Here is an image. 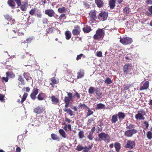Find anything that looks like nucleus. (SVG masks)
<instances>
[{"label": "nucleus", "mask_w": 152, "mask_h": 152, "mask_svg": "<svg viewBox=\"0 0 152 152\" xmlns=\"http://www.w3.org/2000/svg\"><path fill=\"white\" fill-rule=\"evenodd\" d=\"M45 93L41 92L37 96V99L39 100H43L45 97Z\"/></svg>", "instance_id": "nucleus-23"}, {"label": "nucleus", "mask_w": 152, "mask_h": 152, "mask_svg": "<svg viewBox=\"0 0 152 152\" xmlns=\"http://www.w3.org/2000/svg\"><path fill=\"white\" fill-rule=\"evenodd\" d=\"M137 132L136 129H132L128 130L124 133V135L128 137H132L133 135Z\"/></svg>", "instance_id": "nucleus-7"}, {"label": "nucleus", "mask_w": 152, "mask_h": 152, "mask_svg": "<svg viewBox=\"0 0 152 152\" xmlns=\"http://www.w3.org/2000/svg\"><path fill=\"white\" fill-rule=\"evenodd\" d=\"M45 13L49 17H52L54 16L55 13L53 10L49 9L45 10Z\"/></svg>", "instance_id": "nucleus-12"}, {"label": "nucleus", "mask_w": 152, "mask_h": 152, "mask_svg": "<svg viewBox=\"0 0 152 152\" xmlns=\"http://www.w3.org/2000/svg\"><path fill=\"white\" fill-rule=\"evenodd\" d=\"M28 95V94L27 93H24L23 95V98L20 101L21 103H23L26 100Z\"/></svg>", "instance_id": "nucleus-40"}, {"label": "nucleus", "mask_w": 152, "mask_h": 152, "mask_svg": "<svg viewBox=\"0 0 152 152\" xmlns=\"http://www.w3.org/2000/svg\"><path fill=\"white\" fill-rule=\"evenodd\" d=\"M83 57V58L86 57V56L82 53H81L77 56L76 59L77 60H79L81 59V57Z\"/></svg>", "instance_id": "nucleus-48"}, {"label": "nucleus", "mask_w": 152, "mask_h": 152, "mask_svg": "<svg viewBox=\"0 0 152 152\" xmlns=\"http://www.w3.org/2000/svg\"><path fill=\"white\" fill-rule=\"evenodd\" d=\"M78 136L80 138L82 139L84 137V132L83 131H80L78 133Z\"/></svg>", "instance_id": "nucleus-41"}, {"label": "nucleus", "mask_w": 152, "mask_h": 152, "mask_svg": "<svg viewBox=\"0 0 152 152\" xmlns=\"http://www.w3.org/2000/svg\"><path fill=\"white\" fill-rule=\"evenodd\" d=\"M52 26L53 25L54 26L53 27L52 26L51 28H50L49 30V32H50L51 33L53 32V29H55V27L56 26V24L54 23H52Z\"/></svg>", "instance_id": "nucleus-50"}, {"label": "nucleus", "mask_w": 152, "mask_h": 152, "mask_svg": "<svg viewBox=\"0 0 152 152\" xmlns=\"http://www.w3.org/2000/svg\"><path fill=\"white\" fill-rule=\"evenodd\" d=\"M71 100L68 97L65 96L64 97V102L69 103L70 101Z\"/></svg>", "instance_id": "nucleus-58"}, {"label": "nucleus", "mask_w": 152, "mask_h": 152, "mask_svg": "<svg viewBox=\"0 0 152 152\" xmlns=\"http://www.w3.org/2000/svg\"><path fill=\"white\" fill-rule=\"evenodd\" d=\"M25 30L24 28L19 29L17 33L19 36H22L24 35Z\"/></svg>", "instance_id": "nucleus-33"}, {"label": "nucleus", "mask_w": 152, "mask_h": 152, "mask_svg": "<svg viewBox=\"0 0 152 152\" xmlns=\"http://www.w3.org/2000/svg\"><path fill=\"white\" fill-rule=\"evenodd\" d=\"M131 84H124V85L123 91H126L129 89L131 86Z\"/></svg>", "instance_id": "nucleus-45"}, {"label": "nucleus", "mask_w": 152, "mask_h": 152, "mask_svg": "<svg viewBox=\"0 0 152 152\" xmlns=\"http://www.w3.org/2000/svg\"><path fill=\"white\" fill-rule=\"evenodd\" d=\"M104 82L105 83H106L107 84H110L113 82V81L108 77L106 78Z\"/></svg>", "instance_id": "nucleus-42"}, {"label": "nucleus", "mask_w": 152, "mask_h": 152, "mask_svg": "<svg viewBox=\"0 0 152 152\" xmlns=\"http://www.w3.org/2000/svg\"><path fill=\"white\" fill-rule=\"evenodd\" d=\"M77 79L82 78L84 75V72L83 71L80 70L77 73Z\"/></svg>", "instance_id": "nucleus-26"}, {"label": "nucleus", "mask_w": 152, "mask_h": 152, "mask_svg": "<svg viewBox=\"0 0 152 152\" xmlns=\"http://www.w3.org/2000/svg\"><path fill=\"white\" fill-rule=\"evenodd\" d=\"M18 80L19 82L18 83V86L21 85H24L25 84V80L21 75H19L18 76Z\"/></svg>", "instance_id": "nucleus-13"}, {"label": "nucleus", "mask_w": 152, "mask_h": 152, "mask_svg": "<svg viewBox=\"0 0 152 152\" xmlns=\"http://www.w3.org/2000/svg\"><path fill=\"white\" fill-rule=\"evenodd\" d=\"M51 81L52 83L54 84H56L58 83V82L56 80L54 77H53L51 78Z\"/></svg>", "instance_id": "nucleus-53"}, {"label": "nucleus", "mask_w": 152, "mask_h": 152, "mask_svg": "<svg viewBox=\"0 0 152 152\" xmlns=\"http://www.w3.org/2000/svg\"><path fill=\"white\" fill-rule=\"evenodd\" d=\"M84 147L82 146L81 145H78V146L75 148V149L78 151H81L84 148Z\"/></svg>", "instance_id": "nucleus-47"}, {"label": "nucleus", "mask_w": 152, "mask_h": 152, "mask_svg": "<svg viewBox=\"0 0 152 152\" xmlns=\"http://www.w3.org/2000/svg\"><path fill=\"white\" fill-rule=\"evenodd\" d=\"M123 12L126 14H128L129 12V8L126 7L123 10Z\"/></svg>", "instance_id": "nucleus-55"}, {"label": "nucleus", "mask_w": 152, "mask_h": 152, "mask_svg": "<svg viewBox=\"0 0 152 152\" xmlns=\"http://www.w3.org/2000/svg\"><path fill=\"white\" fill-rule=\"evenodd\" d=\"M52 139L53 140H57L58 141H59V137L56 134H52L51 135Z\"/></svg>", "instance_id": "nucleus-35"}, {"label": "nucleus", "mask_w": 152, "mask_h": 152, "mask_svg": "<svg viewBox=\"0 0 152 152\" xmlns=\"http://www.w3.org/2000/svg\"><path fill=\"white\" fill-rule=\"evenodd\" d=\"M94 119L93 118H91L88 119L87 122V125L89 126L91 125V123L94 121Z\"/></svg>", "instance_id": "nucleus-51"}, {"label": "nucleus", "mask_w": 152, "mask_h": 152, "mask_svg": "<svg viewBox=\"0 0 152 152\" xmlns=\"http://www.w3.org/2000/svg\"><path fill=\"white\" fill-rule=\"evenodd\" d=\"M28 4L27 2H24L23 4L21 5L20 8L21 10L23 11H25L27 9V5Z\"/></svg>", "instance_id": "nucleus-27"}, {"label": "nucleus", "mask_w": 152, "mask_h": 152, "mask_svg": "<svg viewBox=\"0 0 152 152\" xmlns=\"http://www.w3.org/2000/svg\"><path fill=\"white\" fill-rule=\"evenodd\" d=\"M78 107L79 108H81V109L83 108H87L88 107L85 104H82L81 103H80L78 105Z\"/></svg>", "instance_id": "nucleus-44"}, {"label": "nucleus", "mask_w": 152, "mask_h": 152, "mask_svg": "<svg viewBox=\"0 0 152 152\" xmlns=\"http://www.w3.org/2000/svg\"><path fill=\"white\" fill-rule=\"evenodd\" d=\"M96 94L99 96V97H101L102 95V92L100 89H99L98 88H96V90L95 91Z\"/></svg>", "instance_id": "nucleus-38"}, {"label": "nucleus", "mask_w": 152, "mask_h": 152, "mask_svg": "<svg viewBox=\"0 0 152 152\" xmlns=\"http://www.w3.org/2000/svg\"><path fill=\"white\" fill-rule=\"evenodd\" d=\"M6 75L7 77L11 78H14L15 77V74L12 72H6Z\"/></svg>", "instance_id": "nucleus-25"}, {"label": "nucleus", "mask_w": 152, "mask_h": 152, "mask_svg": "<svg viewBox=\"0 0 152 152\" xmlns=\"http://www.w3.org/2000/svg\"><path fill=\"white\" fill-rule=\"evenodd\" d=\"M148 81H146L143 84V86L140 88V90H145L147 89L149 87Z\"/></svg>", "instance_id": "nucleus-24"}, {"label": "nucleus", "mask_w": 152, "mask_h": 152, "mask_svg": "<svg viewBox=\"0 0 152 152\" xmlns=\"http://www.w3.org/2000/svg\"><path fill=\"white\" fill-rule=\"evenodd\" d=\"M114 147L115 148V151L117 152H120L121 148V144L118 142H116L114 143Z\"/></svg>", "instance_id": "nucleus-19"}, {"label": "nucleus", "mask_w": 152, "mask_h": 152, "mask_svg": "<svg viewBox=\"0 0 152 152\" xmlns=\"http://www.w3.org/2000/svg\"><path fill=\"white\" fill-rule=\"evenodd\" d=\"M23 76L24 78L26 79L27 81H28L29 80H31L32 83L33 82V79L32 77L30 76V75L29 73L28 72H25L23 73Z\"/></svg>", "instance_id": "nucleus-15"}, {"label": "nucleus", "mask_w": 152, "mask_h": 152, "mask_svg": "<svg viewBox=\"0 0 152 152\" xmlns=\"http://www.w3.org/2000/svg\"><path fill=\"white\" fill-rule=\"evenodd\" d=\"M59 132L60 134L62 137L64 138H66V134L64 131L62 129H60L59 130Z\"/></svg>", "instance_id": "nucleus-34"}, {"label": "nucleus", "mask_w": 152, "mask_h": 152, "mask_svg": "<svg viewBox=\"0 0 152 152\" xmlns=\"http://www.w3.org/2000/svg\"><path fill=\"white\" fill-rule=\"evenodd\" d=\"M148 10L149 12L147 11L146 12V14L147 16H150L152 15V6H150L148 7Z\"/></svg>", "instance_id": "nucleus-37"}, {"label": "nucleus", "mask_w": 152, "mask_h": 152, "mask_svg": "<svg viewBox=\"0 0 152 152\" xmlns=\"http://www.w3.org/2000/svg\"><path fill=\"white\" fill-rule=\"evenodd\" d=\"M67 95H68V97L71 100H72V99L73 98V94L72 93H67Z\"/></svg>", "instance_id": "nucleus-62"}, {"label": "nucleus", "mask_w": 152, "mask_h": 152, "mask_svg": "<svg viewBox=\"0 0 152 152\" xmlns=\"http://www.w3.org/2000/svg\"><path fill=\"white\" fill-rule=\"evenodd\" d=\"M51 101L52 103L55 104H57L59 102V100L58 99L56 98L55 96L53 95L51 97Z\"/></svg>", "instance_id": "nucleus-22"}, {"label": "nucleus", "mask_w": 152, "mask_h": 152, "mask_svg": "<svg viewBox=\"0 0 152 152\" xmlns=\"http://www.w3.org/2000/svg\"><path fill=\"white\" fill-rule=\"evenodd\" d=\"M135 145L136 143L134 141L130 140H128L126 142L125 147L126 148L132 149L135 147Z\"/></svg>", "instance_id": "nucleus-6"}, {"label": "nucleus", "mask_w": 152, "mask_h": 152, "mask_svg": "<svg viewBox=\"0 0 152 152\" xmlns=\"http://www.w3.org/2000/svg\"><path fill=\"white\" fill-rule=\"evenodd\" d=\"M91 28L90 26H86L83 28V31L85 33H88L91 30Z\"/></svg>", "instance_id": "nucleus-31"}, {"label": "nucleus", "mask_w": 152, "mask_h": 152, "mask_svg": "<svg viewBox=\"0 0 152 152\" xmlns=\"http://www.w3.org/2000/svg\"><path fill=\"white\" fill-rule=\"evenodd\" d=\"M37 10V9L36 8H34L32 9L29 11V14L32 15H34L35 14V13Z\"/></svg>", "instance_id": "nucleus-46"}, {"label": "nucleus", "mask_w": 152, "mask_h": 152, "mask_svg": "<svg viewBox=\"0 0 152 152\" xmlns=\"http://www.w3.org/2000/svg\"><path fill=\"white\" fill-rule=\"evenodd\" d=\"M89 17L90 18L91 21H95L97 18L96 11L95 10L91 11L90 12Z\"/></svg>", "instance_id": "nucleus-10"}, {"label": "nucleus", "mask_w": 152, "mask_h": 152, "mask_svg": "<svg viewBox=\"0 0 152 152\" xmlns=\"http://www.w3.org/2000/svg\"><path fill=\"white\" fill-rule=\"evenodd\" d=\"M39 90L37 88H34L33 89L32 92L30 95V97L32 99L34 100L36 99V96L38 94Z\"/></svg>", "instance_id": "nucleus-9"}, {"label": "nucleus", "mask_w": 152, "mask_h": 152, "mask_svg": "<svg viewBox=\"0 0 152 152\" xmlns=\"http://www.w3.org/2000/svg\"><path fill=\"white\" fill-rule=\"evenodd\" d=\"M134 125L132 124H130L129 125H126V129H132L134 128Z\"/></svg>", "instance_id": "nucleus-49"}, {"label": "nucleus", "mask_w": 152, "mask_h": 152, "mask_svg": "<svg viewBox=\"0 0 152 152\" xmlns=\"http://www.w3.org/2000/svg\"><path fill=\"white\" fill-rule=\"evenodd\" d=\"M65 35L66 36V39L67 40H69L70 39L71 37V33L70 31H67L65 32Z\"/></svg>", "instance_id": "nucleus-29"}, {"label": "nucleus", "mask_w": 152, "mask_h": 152, "mask_svg": "<svg viewBox=\"0 0 152 152\" xmlns=\"http://www.w3.org/2000/svg\"><path fill=\"white\" fill-rule=\"evenodd\" d=\"M15 34H16V32L15 30H13L10 33V36L12 38L15 37L16 36V35H14Z\"/></svg>", "instance_id": "nucleus-52"}, {"label": "nucleus", "mask_w": 152, "mask_h": 152, "mask_svg": "<svg viewBox=\"0 0 152 152\" xmlns=\"http://www.w3.org/2000/svg\"><path fill=\"white\" fill-rule=\"evenodd\" d=\"M108 16V13L107 12L103 11L99 15L98 19L101 21H104L107 19Z\"/></svg>", "instance_id": "nucleus-8"}, {"label": "nucleus", "mask_w": 152, "mask_h": 152, "mask_svg": "<svg viewBox=\"0 0 152 152\" xmlns=\"http://www.w3.org/2000/svg\"><path fill=\"white\" fill-rule=\"evenodd\" d=\"M104 32L103 29L99 28L96 31V34L93 36L94 40H98L104 36Z\"/></svg>", "instance_id": "nucleus-1"}, {"label": "nucleus", "mask_w": 152, "mask_h": 152, "mask_svg": "<svg viewBox=\"0 0 152 152\" xmlns=\"http://www.w3.org/2000/svg\"><path fill=\"white\" fill-rule=\"evenodd\" d=\"M87 109H88V112L87 113L86 117L89 116L93 113V112L90 110V108L88 107Z\"/></svg>", "instance_id": "nucleus-43"}, {"label": "nucleus", "mask_w": 152, "mask_h": 152, "mask_svg": "<svg viewBox=\"0 0 152 152\" xmlns=\"http://www.w3.org/2000/svg\"><path fill=\"white\" fill-rule=\"evenodd\" d=\"M95 2L98 7L100 8L103 7L104 3L102 0H95Z\"/></svg>", "instance_id": "nucleus-16"}, {"label": "nucleus", "mask_w": 152, "mask_h": 152, "mask_svg": "<svg viewBox=\"0 0 152 152\" xmlns=\"http://www.w3.org/2000/svg\"><path fill=\"white\" fill-rule=\"evenodd\" d=\"M120 39V42L124 45H130L133 42L132 39L129 37H124Z\"/></svg>", "instance_id": "nucleus-3"}, {"label": "nucleus", "mask_w": 152, "mask_h": 152, "mask_svg": "<svg viewBox=\"0 0 152 152\" xmlns=\"http://www.w3.org/2000/svg\"><path fill=\"white\" fill-rule=\"evenodd\" d=\"M116 2L113 0H109V5L110 9H114L115 6Z\"/></svg>", "instance_id": "nucleus-20"}, {"label": "nucleus", "mask_w": 152, "mask_h": 152, "mask_svg": "<svg viewBox=\"0 0 152 152\" xmlns=\"http://www.w3.org/2000/svg\"><path fill=\"white\" fill-rule=\"evenodd\" d=\"M66 18V15L65 14H61L59 17V19L60 20H62L65 19Z\"/></svg>", "instance_id": "nucleus-54"}, {"label": "nucleus", "mask_w": 152, "mask_h": 152, "mask_svg": "<svg viewBox=\"0 0 152 152\" xmlns=\"http://www.w3.org/2000/svg\"><path fill=\"white\" fill-rule=\"evenodd\" d=\"M99 141L104 140L105 142H108L110 140V137L109 134L104 132H102L98 134Z\"/></svg>", "instance_id": "nucleus-2"}, {"label": "nucleus", "mask_w": 152, "mask_h": 152, "mask_svg": "<svg viewBox=\"0 0 152 152\" xmlns=\"http://www.w3.org/2000/svg\"><path fill=\"white\" fill-rule=\"evenodd\" d=\"M118 119L117 114L114 115L111 117V122L113 124H115L118 121Z\"/></svg>", "instance_id": "nucleus-18"}, {"label": "nucleus", "mask_w": 152, "mask_h": 152, "mask_svg": "<svg viewBox=\"0 0 152 152\" xmlns=\"http://www.w3.org/2000/svg\"><path fill=\"white\" fill-rule=\"evenodd\" d=\"M67 95H68V97L71 100H72V99L73 98V94L72 93H67Z\"/></svg>", "instance_id": "nucleus-61"}, {"label": "nucleus", "mask_w": 152, "mask_h": 152, "mask_svg": "<svg viewBox=\"0 0 152 152\" xmlns=\"http://www.w3.org/2000/svg\"><path fill=\"white\" fill-rule=\"evenodd\" d=\"M105 106L102 103H99L97 104L96 108V109H105Z\"/></svg>", "instance_id": "nucleus-28"}, {"label": "nucleus", "mask_w": 152, "mask_h": 152, "mask_svg": "<svg viewBox=\"0 0 152 152\" xmlns=\"http://www.w3.org/2000/svg\"><path fill=\"white\" fill-rule=\"evenodd\" d=\"M143 123L145 124V127L144 129L146 130L147 129H148V127L149 126V124L148 122L146 121H144L143 122Z\"/></svg>", "instance_id": "nucleus-63"}, {"label": "nucleus", "mask_w": 152, "mask_h": 152, "mask_svg": "<svg viewBox=\"0 0 152 152\" xmlns=\"http://www.w3.org/2000/svg\"><path fill=\"white\" fill-rule=\"evenodd\" d=\"M96 90V88L93 87L91 86L88 89V92L89 94H93L95 92Z\"/></svg>", "instance_id": "nucleus-32"}, {"label": "nucleus", "mask_w": 152, "mask_h": 152, "mask_svg": "<svg viewBox=\"0 0 152 152\" xmlns=\"http://www.w3.org/2000/svg\"><path fill=\"white\" fill-rule=\"evenodd\" d=\"M132 69V65L131 64H125L123 66V70L124 73L125 74H129V72H130L131 74L132 73L131 72Z\"/></svg>", "instance_id": "nucleus-5"}, {"label": "nucleus", "mask_w": 152, "mask_h": 152, "mask_svg": "<svg viewBox=\"0 0 152 152\" xmlns=\"http://www.w3.org/2000/svg\"><path fill=\"white\" fill-rule=\"evenodd\" d=\"M17 4L18 7H20L21 5V0H14Z\"/></svg>", "instance_id": "nucleus-59"}, {"label": "nucleus", "mask_w": 152, "mask_h": 152, "mask_svg": "<svg viewBox=\"0 0 152 152\" xmlns=\"http://www.w3.org/2000/svg\"><path fill=\"white\" fill-rule=\"evenodd\" d=\"M4 17L8 21L10 20H12L11 16L8 15H4Z\"/></svg>", "instance_id": "nucleus-57"}, {"label": "nucleus", "mask_w": 152, "mask_h": 152, "mask_svg": "<svg viewBox=\"0 0 152 152\" xmlns=\"http://www.w3.org/2000/svg\"><path fill=\"white\" fill-rule=\"evenodd\" d=\"M81 31L80 27L76 26L74 27V29L72 30V33L73 35H78Z\"/></svg>", "instance_id": "nucleus-11"}, {"label": "nucleus", "mask_w": 152, "mask_h": 152, "mask_svg": "<svg viewBox=\"0 0 152 152\" xmlns=\"http://www.w3.org/2000/svg\"><path fill=\"white\" fill-rule=\"evenodd\" d=\"M146 136L148 139L151 140L152 138V132L149 131L147 133Z\"/></svg>", "instance_id": "nucleus-39"}, {"label": "nucleus", "mask_w": 152, "mask_h": 152, "mask_svg": "<svg viewBox=\"0 0 152 152\" xmlns=\"http://www.w3.org/2000/svg\"><path fill=\"white\" fill-rule=\"evenodd\" d=\"M146 114L145 110H143L140 109L138 111L137 113L135 115V118L139 120H144L145 118L144 116Z\"/></svg>", "instance_id": "nucleus-4"}, {"label": "nucleus", "mask_w": 152, "mask_h": 152, "mask_svg": "<svg viewBox=\"0 0 152 152\" xmlns=\"http://www.w3.org/2000/svg\"><path fill=\"white\" fill-rule=\"evenodd\" d=\"M7 3L9 6L12 8H15L16 4L14 0H8Z\"/></svg>", "instance_id": "nucleus-21"}, {"label": "nucleus", "mask_w": 152, "mask_h": 152, "mask_svg": "<svg viewBox=\"0 0 152 152\" xmlns=\"http://www.w3.org/2000/svg\"><path fill=\"white\" fill-rule=\"evenodd\" d=\"M66 8L64 7H62L59 8L58 10V12L60 13H62L66 12Z\"/></svg>", "instance_id": "nucleus-36"}, {"label": "nucleus", "mask_w": 152, "mask_h": 152, "mask_svg": "<svg viewBox=\"0 0 152 152\" xmlns=\"http://www.w3.org/2000/svg\"><path fill=\"white\" fill-rule=\"evenodd\" d=\"M44 110L42 107L37 106L34 109V112L37 114L42 113L43 111Z\"/></svg>", "instance_id": "nucleus-14"}, {"label": "nucleus", "mask_w": 152, "mask_h": 152, "mask_svg": "<svg viewBox=\"0 0 152 152\" xmlns=\"http://www.w3.org/2000/svg\"><path fill=\"white\" fill-rule=\"evenodd\" d=\"M118 118L119 121H121L124 119L125 117V115L124 113L119 112L118 113Z\"/></svg>", "instance_id": "nucleus-17"}, {"label": "nucleus", "mask_w": 152, "mask_h": 152, "mask_svg": "<svg viewBox=\"0 0 152 152\" xmlns=\"http://www.w3.org/2000/svg\"><path fill=\"white\" fill-rule=\"evenodd\" d=\"M2 80L3 82H7L8 80V77H3L2 78Z\"/></svg>", "instance_id": "nucleus-64"}, {"label": "nucleus", "mask_w": 152, "mask_h": 152, "mask_svg": "<svg viewBox=\"0 0 152 152\" xmlns=\"http://www.w3.org/2000/svg\"><path fill=\"white\" fill-rule=\"evenodd\" d=\"M63 110L68 114L70 116H72L73 115V111L70 108L66 109L64 108L63 109Z\"/></svg>", "instance_id": "nucleus-30"}, {"label": "nucleus", "mask_w": 152, "mask_h": 152, "mask_svg": "<svg viewBox=\"0 0 152 152\" xmlns=\"http://www.w3.org/2000/svg\"><path fill=\"white\" fill-rule=\"evenodd\" d=\"M5 96L1 94H0V101L2 102H4L5 99L4 98Z\"/></svg>", "instance_id": "nucleus-56"}, {"label": "nucleus", "mask_w": 152, "mask_h": 152, "mask_svg": "<svg viewBox=\"0 0 152 152\" xmlns=\"http://www.w3.org/2000/svg\"><path fill=\"white\" fill-rule=\"evenodd\" d=\"M93 134L89 133V135L87 137L90 140H92L93 139Z\"/></svg>", "instance_id": "nucleus-60"}]
</instances>
